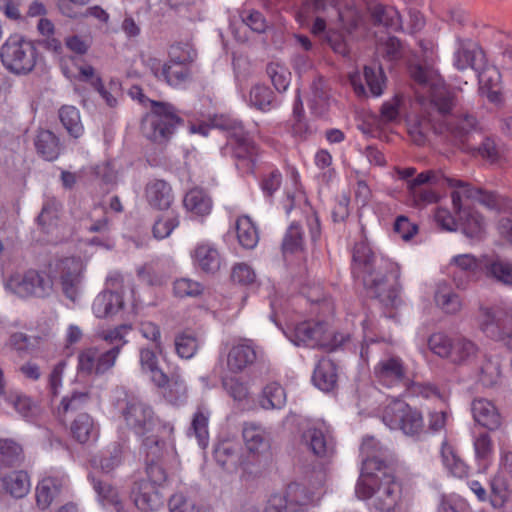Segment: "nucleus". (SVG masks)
<instances>
[{"label":"nucleus","instance_id":"1","mask_svg":"<svg viewBox=\"0 0 512 512\" xmlns=\"http://www.w3.org/2000/svg\"><path fill=\"white\" fill-rule=\"evenodd\" d=\"M411 76L417 83L416 98L420 106V115L411 127L410 134L416 144L422 145L429 130L435 132L436 116L443 115L453 105L452 94L449 92L439 73L429 66L415 65L411 67Z\"/></svg>","mask_w":512,"mask_h":512},{"label":"nucleus","instance_id":"2","mask_svg":"<svg viewBox=\"0 0 512 512\" xmlns=\"http://www.w3.org/2000/svg\"><path fill=\"white\" fill-rule=\"evenodd\" d=\"M353 273L362 278L365 288L385 306H396L400 302L397 283L388 285V277L396 281L399 272L395 263L377 258L368 244L359 242L353 249Z\"/></svg>","mask_w":512,"mask_h":512},{"label":"nucleus","instance_id":"3","mask_svg":"<svg viewBox=\"0 0 512 512\" xmlns=\"http://www.w3.org/2000/svg\"><path fill=\"white\" fill-rule=\"evenodd\" d=\"M130 95L132 98H137L142 104L149 102L151 105L150 112L142 120L143 135L156 143L166 142L174 133L176 126L181 123V118L175 107L167 102L148 99L138 86L131 88Z\"/></svg>","mask_w":512,"mask_h":512},{"label":"nucleus","instance_id":"4","mask_svg":"<svg viewBox=\"0 0 512 512\" xmlns=\"http://www.w3.org/2000/svg\"><path fill=\"white\" fill-rule=\"evenodd\" d=\"M452 100L451 108L443 115L436 116L435 133L444 135L455 146L468 149L475 137L481 134L482 129L474 115L469 113L452 114L451 111L455 105L453 96Z\"/></svg>","mask_w":512,"mask_h":512},{"label":"nucleus","instance_id":"5","mask_svg":"<svg viewBox=\"0 0 512 512\" xmlns=\"http://www.w3.org/2000/svg\"><path fill=\"white\" fill-rule=\"evenodd\" d=\"M121 414L127 427L139 438L150 433L159 432L170 436L174 433V425L171 422L159 419L153 408L137 398L127 399Z\"/></svg>","mask_w":512,"mask_h":512},{"label":"nucleus","instance_id":"6","mask_svg":"<svg viewBox=\"0 0 512 512\" xmlns=\"http://www.w3.org/2000/svg\"><path fill=\"white\" fill-rule=\"evenodd\" d=\"M3 66L15 75H27L38 61L35 44L19 34L11 35L0 48Z\"/></svg>","mask_w":512,"mask_h":512},{"label":"nucleus","instance_id":"7","mask_svg":"<svg viewBox=\"0 0 512 512\" xmlns=\"http://www.w3.org/2000/svg\"><path fill=\"white\" fill-rule=\"evenodd\" d=\"M214 126L230 133L229 141L233 149L237 169L243 173H252L258 155V149L244 132L242 122L237 119L221 116L214 120Z\"/></svg>","mask_w":512,"mask_h":512},{"label":"nucleus","instance_id":"8","mask_svg":"<svg viewBox=\"0 0 512 512\" xmlns=\"http://www.w3.org/2000/svg\"><path fill=\"white\" fill-rule=\"evenodd\" d=\"M5 288L22 299L47 298L53 292V281L45 274L35 269L12 274L5 282Z\"/></svg>","mask_w":512,"mask_h":512},{"label":"nucleus","instance_id":"9","mask_svg":"<svg viewBox=\"0 0 512 512\" xmlns=\"http://www.w3.org/2000/svg\"><path fill=\"white\" fill-rule=\"evenodd\" d=\"M382 420L392 430L406 435H416L423 428L421 413L400 399L392 400L383 411Z\"/></svg>","mask_w":512,"mask_h":512},{"label":"nucleus","instance_id":"10","mask_svg":"<svg viewBox=\"0 0 512 512\" xmlns=\"http://www.w3.org/2000/svg\"><path fill=\"white\" fill-rule=\"evenodd\" d=\"M314 502V494L308 488L299 483H291L284 494L270 496L264 512H309Z\"/></svg>","mask_w":512,"mask_h":512},{"label":"nucleus","instance_id":"11","mask_svg":"<svg viewBox=\"0 0 512 512\" xmlns=\"http://www.w3.org/2000/svg\"><path fill=\"white\" fill-rule=\"evenodd\" d=\"M178 48H173L171 52V59L165 63H161L158 59H149L148 66L153 75L158 79L165 81L172 87H181L186 84L191 77L189 64L191 57L185 55L180 57L177 54Z\"/></svg>","mask_w":512,"mask_h":512},{"label":"nucleus","instance_id":"12","mask_svg":"<svg viewBox=\"0 0 512 512\" xmlns=\"http://www.w3.org/2000/svg\"><path fill=\"white\" fill-rule=\"evenodd\" d=\"M117 358V348L108 350L105 345L89 347L78 354L77 368L85 375H103L115 366Z\"/></svg>","mask_w":512,"mask_h":512},{"label":"nucleus","instance_id":"13","mask_svg":"<svg viewBox=\"0 0 512 512\" xmlns=\"http://www.w3.org/2000/svg\"><path fill=\"white\" fill-rule=\"evenodd\" d=\"M286 337L296 346L309 348H333L336 344L328 341L327 326L323 322L304 321L297 324Z\"/></svg>","mask_w":512,"mask_h":512},{"label":"nucleus","instance_id":"14","mask_svg":"<svg viewBox=\"0 0 512 512\" xmlns=\"http://www.w3.org/2000/svg\"><path fill=\"white\" fill-rule=\"evenodd\" d=\"M373 374L382 386L394 388L408 383V368L403 359L397 355H386L374 366Z\"/></svg>","mask_w":512,"mask_h":512},{"label":"nucleus","instance_id":"15","mask_svg":"<svg viewBox=\"0 0 512 512\" xmlns=\"http://www.w3.org/2000/svg\"><path fill=\"white\" fill-rule=\"evenodd\" d=\"M60 284L64 295L75 302L81 294L84 264L78 257H67L59 262Z\"/></svg>","mask_w":512,"mask_h":512},{"label":"nucleus","instance_id":"16","mask_svg":"<svg viewBox=\"0 0 512 512\" xmlns=\"http://www.w3.org/2000/svg\"><path fill=\"white\" fill-rule=\"evenodd\" d=\"M455 190L451 193L453 209L461 210V201H476L490 210L498 209L500 201L498 196L489 191L472 187L462 180H456Z\"/></svg>","mask_w":512,"mask_h":512},{"label":"nucleus","instance_id":"17","mask_svg":"<svg viewBox=\"0 0 512 512\" xmlns=\"http://www.w3.org/2000/svg\"><path fill=\"white\" fill-rule=\"evenodd\" d=\"M68 485V476L60 470H51L36 486L37 506L46 510Z\"/></svg>","mask_w":512,"mask_h":512},{"label":"nucleus","instance_id":"18","mask_svg":"<svg viewBox=\"0 0 512 512\" xmlns=\"http://www.w3.org/2000/svg\"><path fill=\"white\" fill-rule=\"evenodd\" d=\"M302 441L319 458H329L335 453V440L324 424L308 427L302 434Z\"/></svg>","mask_w":512,"mask_h":512},{"label":"nucleus","instance_id":"19","mask_svg":"<svg viewBox=\"0 0 512 512\" xmlns=\"http://www.w3.org/2000/svg\"><path fill=\"white\" fill-rule=\"evenodd\" d=\"M258 354L259 352L251 340H239L228 348L227 369L234 374L241 373L257 360Z\"/></svg>","mask_w":512,"mask_h":512},{"label":"nucleus","instance_id":"20","mask_svg":"<svg viewBox=\"0 0 512 512\" xmlns=\"http://www.w3.org/2000/svg\"><path fill=\"white\" fill-rule=\"evenodd\" d=\"M311 33L319 38L322 43L327 44L334 53L343 57L350 55V46L339 29L327 27L326 21L321 17H316L311 26Z\"/></svg>","mask_w":512,"mask_h":512},{"label":"nucleus","instance_id":"21","mask_svg":"<svg viewBox=\"0 0 512 512\" xmlns=\"http://www.w3.org/2000/svg\"><path fill=\"white\" fill-rule=\"evenodd\" d=\"M140 438L142 440V449L145 453V462L162 461L174 451L172 435L167 436L162 433V430Z\"/></svg>","mask_w":512,"mask_h":512},{"label":"nucleus","instance_id":"22","mask_svg":"<svg viewBox=\"0 0 512 512\" xmlns=\"http://www.w3.org/2000/svg\"><path fill=\"white\" fill-rule=\"evenodd\" d=\"M485 61V54L476 43L470 40L458 41L453 59L458 70L463 71L470 67L476 72Z\"/></svg>","mask_w":512,"mask_h":512},{"label":"nucleus","instance_id":"23","mask_svg":"<svg viewBox=\"0 0 512 512\" xmlns=\"http://www.w3.org/2000/svg\"><path fill=\"white\" fill-rule=\"evenodd\" d=\"M471 411L475 422L489 431H496L502 425L498 408L488 399H475L471 404Z\"/></svg>","mask_w":512,"mask_h":512},{"label":"nucleus","instance_id":"24","mask_svg":"<svg viewBox=\"0 0 512 512\" xmlns=\"http://www.w3.org/2000/svg\"><path fill=\"white\" fill-rule=\"evenodd\" d=\"M131 498L136 507L142 511H153L162 505V496L158 487L145 479L134 483Z\"/></svg>","mask_w":512,"mask_h":512},{"label":"nucleus","instance_id":"25","mask_svg":"<svg viewBox=\"0 0 512 512\" xmlns=\"http://www.w3.org/2000/svg\"><path fill=\"white\" fill-rule=\"evenodd\" d=\"M242 437L249 453L260 455L270 448V435L259 423L244 422L242 426Z\"/></svg>","mask_w":512,"mask_h":512},{"label":"nucleus","instance_id":"26","mask_svg":"<svg viewBox=\"0 0 512 512\" xmlns=\"http://www.w3.org/2000/svg\"><path fill=\"white\" fill-rule=\"evenodd\" d=\"M480 329L487 337L495 341H503L512 347V336L503 323L501 313L492 309H484Z\"/></svg>","mask_w":512,"mask_h":512},{"label":"nucleus","instance_id":"27","mask_svg":"<svg viewBox=\"0 0 512 512\" xmlns=\"http://www.w3.org/2000/svg\"><path fill=\"white\" fill-rule=\"evenodd\" d=\"M479 81V90L483 96L489 101L497 103L500 101L501 75L495 66L487 64L485 61L483 66L476 71Z\"/></svg>","mask_w":512,"mask_h":512},{"label":"nucleus","instance_id":"28","mask_svg":"<svg viewBox=\"0 0 512 512\" xmlns=\"http://www.w3.org/2000/svg\"><path fill=\"white\" fill-rule=\"evenodd\" d=\"M461 225L463 233L471 239H480L484 232V219L476 211L469 208L468 204L461 201V210L453 209Z\"/></svg>","mask_w":512,"mask_h":512},{"label":"nucleus","instance_id":"29","mask_svg":"<svg viewBox=\"0 0 512 512\" xmlns=\"http://www.w3.org/2000/svg\"><path fill=\"white\" fill-rule=\"evenodd\" d=\"M385 448L374 437H366L360 447L362 455L361 472L380 471L384 465L380 456L384 455Z\"/></svg>","mask_w":512,"mask_h":512},{"label":"nucleus","instance_id":"30","mask_svg":"<svg viewBox=\"0 0 512 512\" xmlns=\"http://www.w3.org/2000/svg\"><path fill=\"white\" fill-rule=\"evenodd\" d=\"M124 306L121 292L103 290L93 301L92 310L96 317L106 318L116 314Z\"/></svg>","mask_w":512,"mask_h":512},{"label":"nucleus","instance_id":"31","mask_svg":"<svg viewBox=\"0 0 512 512\" xmlns=\"http://www.w3.org/2000/svg\"><path fill=\"white\" fill-rule=\"evenodd\" d=\"M149 204L157 209H168L174 200L171 186L164 180H152L145 189Z\"/></svg>","mask_w":512,"mask_h":512},{"label":"nucleus","instance_id":"32","mask_svg":"<svg viewBox=\"0 0 512 512\" xmlns=\"http://www.w3.org/2000/svg\"><path fill=\"white\" fill-rule=\"evenodd\" d=\"M479 264L472 254H460L454 256L450 262V268L453 269V280L456 286L464 289L467 284V278L475 274Z\"/></svg>","mask_w":512,"mask_h":512},{"label":"nucleus","instance_id":"33","mask_svg":"<svg viewBox=\"0 0 512 512\" xmlns=\"http://www.w3.org/2000/svg\"><path fill=\"white\" fill-rule=\"evenodd\" d=\"M338 375L335 363L322 358L318 361L312 376L314 385L324 392L332 391L337 385Z\"/></svg>","mask_w":512,"mask_h":512},{"label":"nucleus","instance_id":"34","mask_svg":"<svg viewBox=\"0 0 512 512\" xmlns=\"http://www.w3.org/2000/svg\"><path fill=\"white\" fill-rule=\"evenodd\" d=\"M216 462L226 470H234L241 464V447L232 440L219 442L214 449Z\"/></svg>","mask_w":512,"mask_h":512},{"label":"nucleus","instance_id":"35","mask_svg":"<svg viewBox=\"0 0 512 512\" xmlns=\"http://www.w3.org/2000/svg\"><path fill=\"white\" fill-rule=\"evenodd\" d=\"M434 301L436 306L447 315L458 314L462 307V299L446 282L437 285Z\"/></svg>","mask_w":512,"mask_h":512},{"label":"nucleus","instance_id":"36","mask_svg":"<svg viewBox=\"0 0 512 512\" xmlns=\"http://www.w3.org/2000/svg\"><path fill=\"white\" fill-rule=\"evenodd\" d=\"M1 485L6 493L17 499L25 497L31 487L30 478L27 472L23 470H16L3 475Z\"/></svg>","mask_w":512,"mask_h":512},{"label":"nucleus","instance_id":"37","mask_svg":"<svg viewBox=\"0 0 512 512\" xmlns=\"http://www.w3.org/2000/svg\"><path fill=\"white\" fill-rule=\"evenodd\" d=\"M483 270L488 278L503 285L512 286V263L499 256L486 258Z\"/></svg>","mask_w":512,"mask_h":512},{"label":"nucleus","instance_id":"38","mask_svg":"<svg viewBox=\"0 0 512 512\" xmlns=\"http://www.w3.org/2000/svg\"><path fill=\"white\" fill-rule=\"evenodd\" d=\"M478 351V345L471 339L462 335L455 336L449 361L457 365L467 364L477 356Z\"/></svg>","mask_w":512,"mask_h":512},{"label":"nucleus","instance_id":"39","mask_svg":"<svg viewBox=\"0 0 512 512\" xmlns=\"http://www.w3.org/2000/svg\"><path fill=\"white\" fill-rule=\"evenodd\" d=\"M209 418L210 410L204 404L198 405L192 417L191 426L188 431V435H194L199 447L202 449H205L209 443Z\"/></svg>","mask_w":512,"mask_h":512},{"label":"nucleus","instance_id":"40","mask_svg":"<svg viewBox=\"0 0 512 512\" xmlns=\"http://www.w3.org/2000/svg\"><path fill=\"white\" fill-rule=\"evenodd\" d=\"M89 402V395L86 392H72L62 398L56 410L57 418L62 422L72 418L76 413L84 409Z\"/></svg>","mask_w":512,"mask_h":512},{"label":"nucleus","instance_id":"41","mask_svg":"<svg viewBox=\"0 0 512 512\" xmlns=\"http://www.w3.org/2000/svg\"><path fill=\"white\" fill-rule=\"evenodd\" d=\"M73 438L81 444L97 437L98 430L93 418L87 413H78L70 424Z\"/></svg>","mask_w":512,"mask_h":512},{"label":"nucleus","instance_id":"42","mask_svg":"<svg viewBox=\"0 0 512 512\" xmlns=\"http://www.w3.org/2000/svg\"><path fill=\"white\" fill-rule=\"evenodd\" d=\"M34 144L37 153L47 161L57 159L61 151L58 137L49 130H41L37 134Z\"/></svg>","mask_w":512,"mask_h":512},{"label":"nucleus","instance_id":"43","mask_svg":"<svg viewBox=\"0 0 512 512\" xmlns=\"http://www.w3.org/2000/svg\"><path fill=\"white\" fill-rule=\"evenodd\" d=\"M194 260L201 270L214 273L220 268V255L218 250L209 243L199 244L193 254Z\"/></svg>","mask_w":512,"mask_h":512},{"label":"nucleus","instance_id":"44","mask_svg":"<svg viewBox=\"0 0 512 512\" xmlns=\"http://www.w3.org/2000/svg\"><path fill=\"white\" fill-rule=\"evenodd\" d=\"M139 357L142 371L150 373L152 382L158 388L164 387L169 382V376L158 367V359L154 351L143 348L140 350Z\"/></svg>","mask_w":512,"mask_h":512},{"label":"nucleus","instance_id":"45","mask_svg":"<svg viewBox=\"0 0 512 512\" xmlns=\"http://www.w3.org/2000/svg\"><path fill=\"white\" fill-rule=\"evenodd\" d=\"M185 208L196 216H206L211 212L212 199L202 189H191L184 197Z\"/></svg>","mask_w":512,"mask_h":512},{"label":"nucleus","instance_id":"46","mask_svg":"<svg viewBox=\"0 0 512 512\" xmlns=\"http://www.w3.org/2000/svg\"><path fill=\"white\" fill-rule=\"evenodd\" d=\"M286 404V392L277 382L268 383L259 396V405L265 410L282 409Z\"/></svg>","mask_w":512,"mask_h":512},{"label":"nucleus","instance_id":"47","mask_svg":"<svg viewBox=\"0 0 512 512\" xmlns=\"http://www.w3.org/2000/svg\"><path fill=\"white\" fill-rule=\"evenodd\" d=\"M161 389H165L164 397L173 405H182L188 398L187 385L179 373H173L169 382Z\"/></svg>","mask_w":512,"mask_h":512},{"label":"nucleus","instance_id":"48","mask_svg":"<svg viewBox=\"0 0 512 512\" xmlns=\"http://www.w3.org/2000/svg\"><path fill=\"white\" fill-rule=\"evenodd\" d=\"M23 460V450L18 443L10 439H0V467H18Z\"/></svg>","mask_w":512,"mask_h":512},{"label":"nucleus","instance_id":"49","mask_svg":"<svg viewBox=\"0 0 512 512\" xmlns=\"http://www.w3.org/2000/svg\"><path fill=\"white\" fill-rule=\"evenodd\" d=\"M454 178L444 175L440 170H427L418 174L414 179L407 182V189L423 187L424 184H431L437 186L448 185L454 188L456 184Z\"/></svg>","mask_w":512,"mask_h":512},{"label":"nucleus","instance_id":"50","mask_svg":"<svg viewBox=\"0 0 512 512\" xmlns=\"http://www.w3.org/2000/svg\"><path fill=\"white\" fill-rule=\"evenodd\" d=\"M441 457L444 466L452 475L458 478H463L468 475V466L447 442H443L442 444Z\"/></svg>","mask_w":512,"mask_h":512},{"label":"nucleus","instance_id":"51","mask_svg":"<svg viewBox=\"0 0 512 512\" xmlns=\"http://www.w3.org/2000/svg\"><path fill=\"white\" fill-rule=\"evenodd\" d=\"M236 234L240 245L246 249H253L259 241L257 229L248 216L237 219Z\"/></svg>","mask_w":512,"mask_h":512},{"label":"nucleus","instance_id":"52","mask_svg":"<svg viewBox=\"0 0 512 512\" xmlns=\"http://www.w3.org/2000/svg\"><path fill=\"white\" fill-rule=\"evenodd\" d=\"M59 118L67 130V132L74 138H78L83 133V125L81 123L79 110L70 105H64L59 110Z\"/></svg>","mask_w":512,"mask_h":512},{"label":"nucleus","instance_id":"53","mask_svg":"<svg viewBox=\"0 0 512 512\" xmlns=\"http://www.w3.org/2000/svg\"><path fill=\"white\" fill-rule=\"evenodd\" d=\"M372 17L376 24L397 31L401 28V19L398 11L391 6L375 5L372 9Z\"/></svg>","mask_w":512,"mask_h":512},{"label":"nucleus","instance_id":"54","mask_svg":"<svg viewBox=\"0 0 512 512\" xmlns=\"http://www.w3.org/2000/svg\"><path fill=\"white\" fill-rule=\"evenodd\" d=\"M175 351L182 359H191L197 353L201 341L193 334L184 332L176 335L174 339Z\"/></svg>","mask_w":512,"mask_h":512},{"label":"nucleus","instance_id":"55","mask_svg":"<svg viewBox=\"0 0 512 512\" xmlns=\"http://www.w3.org/2000/svg\"><path fill=\"white\" fill-rule=\"evenodd\" d=\"M304 248V233L302 228L292 223L282 240V252L284 255L301 252Z\"/></svg>","mask_w":512,"mask_h":512},{"label":"nucleus","instance_id":"56","mask_svg":"<svg viewBox=\"0 0 512 512\" xmlns=\"http://www.w3.org/2000/svg\"><path fill=\"white\" fill-rule=\"evenodd\" d=\"M473 447L475 458L479 464L487 465L491 460L494 445L491 436L486 432H481L473 437Z\"/></svg>","mask_w":512,"mask_h":512},{"label":"nucleus","instance_id":"57","mask_svg":"<svg viewBox=\"0 0 512 512\" xmlns=\"http://www.w3.org/2000/svg\"><path fill=\"white\" fill-rule=\"evenodd\" d=\"M273 102L274 94L267 86L257 84L251 88L249 93L251 106L266 112L273 107Z\"/></svg>","mask_w":512,"mask_h":512},{"label":"nucleus","instance_id":"58","mask_svg":"<svg viewBox=\"0 0 512 512\" xmlns=\"http://www.w3.org/2000/svg\"><path fill=\"white\" fill-rule=\"evenodd\" d=\"M169 512H205L194 498L182 492L173 494L168 501Z\"/></svg>","mask_w":512,"mask_h":512},{"label":"nucleus","instance_id":"59","mask_svg":"<svg viewBox=\"0 0 512 512\" xmlns=\"http://www.w3.org/2000/svg\"><path fill=\"white\" fill-rule=\"evenodd\" d=\"M93 487L98 494L100 500L104 505H112L118 512H121L123 509V505L119 498L117 490L112 487L110 484L97 480L94 477H91Z\"/></svg>","mask_w":512,"mask_h":512},{"label":"nucleus","instance_id":"60","mask_svg":"<svg viewBox=\"0 0 512 512\" xmlns=\"http://www.w3.org/2000/svg\"><path fill=\"white\" fill-rule=\"evenodd\" d=\"M454 337H449L442 332L433 333L428 338V347L435 355L449 360Z\"/></svg>","mask_w":512,"mask_h":512},{"label":"nucleus","instance_id":"61","mask_svg":"<svg viewBox=\"0 0 512 512\" xmlns=\"http://www.w3.org/2000/svg\"><path fill=\"white\" fill-rule=\"evenodd\" d=\"M179 225V217L174 211L161 215L154 223L153 234L157 239L168 237Z\"/></svg>","mask_w":512,"mask_h":512},{"label":"nucleus","instance_id":"62","mask_svg":"<svg viewBox=\"0 0 512 512\" xmlns=\"http://www.w3.org/2000/svg\"><path fill=\"white\" fill-rule=\"evenodd\" d=\"M6 401L25 419H30L37 413V406L32 400L22 394H10Z\"/></svg>","mask_w":512,"mask_h":512},{"label":"nucleus","instance_id":"63","mask_svg":"<svg viewBox=\"0 0 512 512\" xmlns=\"http://www.w3.org/2000/svg\"><path fill=\"white\" fill-rule=\"evenodd\" d=\"M364 79L373 96H380L383 93L385 77L381 67H364Z\"/></svg>","mask_w":512,"mask_h":512},{"label":"nucleus","instance_id":"64","mask_svg":"<svg viewBox=\"0 0 512 512\" xmlns=\"http://www.w3.org/2000/svg\"><path fill=\"white\" fill-rule=\"evenodd\" d=\"M267 73L277 91L284 92L288 88L291 74L287 68L277 63H271L267 66Z\"/></svg>","mask_w":512,"mask_h":512}]
</instances>
